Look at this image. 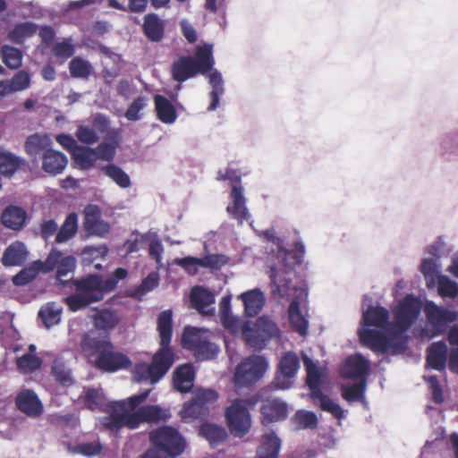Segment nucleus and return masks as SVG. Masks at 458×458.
<instances>
[{"label": "nucleus", "mask_w": 458, "mask_h": 458, "mask_svg": "<svg viewBox=\"0 0 458 458\" xmlns=\"http://www.w3.org/2000/svg\"><path fill=\"white\" fill-rule=\"evenodd\" d=\"M420 310V300L409 294L394 311V320L390 322L388 310L378 305L373 306L371 299L365 296L359 329L361 343L375 352H403L406 349L405 333L417 320Z\"/></svg>", "instance_id": "1"}, {"label": "nucleus", "mask_w": 458, "mask_h": 458, "mask_svg": "<svg viewBox=\"0 0 458 458\" xmlns=\"http://www.w3.org/2000/svg\"><path fill=\"white\" fill-rule=\"evenodd\" d=\"M231 294L224 296L219 303V317L222 325L233 333L242 331L247 344L255 350H263L269 342L279 341L281 331L276 323L268 316H261L252 324L250 321L241 322L233 315L231 310Z\"/></svg>", "instance_id": "2"}, {"label": "nucleus", "mask_w": 458, "mask_h": 458, "mask_svg": "<svg viewBox=\"0 0 458 458\" xmlns=\"http://www.w3.org/2000/svg\"><path fill=\"white\" fill-rule=\"evenodd\" d=\"M127 275L126 269L118 267L106 280L98 275L72 280L76 292L64 298V301L73 312L83 310L89 304L101 301L104 293L113 291L118 282L124 279Z\"/></svg>", "instance_id": "3"}, {"label": "nucleus", "mask_w": 458, "mask_h": 458, "mask_svg": "<svg viewBox=\"0 0 458 458\" xmlns=\"http://www.w3.org/2000/svg\"><path fill=\"white\" fill-rule=\"evenodd\" d=\"M81 348L89 358L96 355V366L106 371L125 369L131 364L126 355L111 351L109 335L98 331H89L83 336Z\"/></svg>", "instance_id": "4"}, {"label": "nucleus", "mask_w": 458, "mask_h": 458, "mask_svg": "<svg viewBox=\"0 0 458 458\" xmlns=\"http://www.w3.org/2000/svg\"><path fill=\"white\" fill-rule=\"evenodd\" d=\"M214 64L212 45L199 46L196 48L195 57L182 55L172 64V78L174 81L182 83L197 74L205 75L208 73Z\"/></svg>", "instance_id": "5"}, {"label": "nucleus", "mask_w": 458, "mask_h": 458, "mask_svg": "<svg viewBox=\"0 0 458 458\" xmlns=\"http://www.w3.org/2000/svg\"><path fill=\"white\" fill-rule=\"evenodd\" d=\"M157 330L161 348L154 354L151 365L156 372V380H160L169 370L174 361V355L169 344L173 331V312L171 310L162 311L157 318Z\"/></svg>", "instance_id": "6"}, {"label": "nucleus", "mask_w": 458, "mask_h": 458, "mask_svg": "<svg viewBox=\"0 0 458 458\" xmlns=\"http://www.w3.org/2000/svg\"><path fill=\"white\" fill-rule=\"evenodd\" d=\"M267 274L270 278L271 294L277 301L288 300L298 291L304 295L301 289L292 285L294 271L289 265L279 260L277 264L271 266Z\"/></svg>", "instance_id": "7"}, {"label": "nucleus", "mask_w": 458, "mask_h": 458, "mask_svg": "<svg viewBox=\"0 0 458 458\" xmlns=\"http://www.w3.org/2000/svg\"><path fill=\"white\" fill-rule=\"evenodd\" d=\"M154 449L158 451L163 458L176 457L185 449V440L182 435L172 427H161L149 434Z\"/></svg>", "instance_id": "8"}, {"label": "nucleus", "mask_w": 458, "mask_h": 458, "mask_svg": "<svg viewBox=\"0 0 458 458\" xmlns=\"http://www.w3.org/2000/svg\"><path fill=\"white\" fill-rule=\"evenodd\" d=\"M267 366V361L263 356L252 355L246 358L235 369L234 386L240 388L256 383L262 377Z\"/></svg>", "instance_id": "9"}, {"label": "nucleus", "mask_w": 458, "mask_h": 458, "mask_svg": "<svg viewBox=\"0 0 458 458\" xmlns=\"http://www.w3.org/2000/svg\"><path fill=\"white\" fill-rule=\"evenodd\" d=\"M143 422L139 411L130 413L124 401L115 403L110 406V414L99 419V423L111 431H117L124 426L136 428Z\"/></svg>", "instance_id": "10"}, {"label": "nucleus", "mask_w": 458, "mask_h": 458, "mask_svg": "<svg viewBox=\"0 0 458 458\" xmlns=\"http://www.w3.org/2000/svg\"><path fill=\"white\" fill-rule=\"evenodd\" d=\"M76 259L73 256H64L57 250H52L45 261L38 260L36 265L43 273L56 270V277L61 284L66 285L69 279H64L69 274H73L76 267Z\"/></svg>", "instance_id": "11"}, {"label": "nucleus", "mask_w": 458, "mask_h": 458, "mask_svg": "<svg viewBox=\"0 0 458 458\" xmlns=\"http://www.w3.org/2000/svg\"><path fill=\"white\" fill-rule=\"evenodd\" d=\"M231 433L235 437H243L250 428V415L246 402L236 399L225 412Z\"/></svg>", "instance_id": "12"}, {"label": "nucleus", "mask_w": 458, "mask_h": 458, "mask_svg": "<svg viewBox=\"0 0 458 458\" xmlns=\"http://www.w3.org/2000/svg\"><path fill=\"white\" fill-rule=\"evenodd\" d=\"M278 373L273 382L276 389L286 390L293 385V379L300 369L298 356L292 352H286L280 360Z\"/></svg>", "instance_id": "13"}, {"label": "nucleus", "mask_w": 458, "mask_h": 458, "mask_svg": "<svg viewBox=\"0 0 458 458\" xmlns=\"http://www.w3.org/2000/svg\"><path fill=\"white\" fill-rule=\"evenodd\" d=\"M424 313L434 334L438 335L445 330L448 324L455 321L458 313L454 310L437 306L434 301H428L424 306Z\"/></svg>", "instance_id": "14"}, {"label": "nucleus", "mask_w": 458, "mask_h": 458, "mask_svg": "<svg viewBox=\"0 0 458 458\" xmlns=\"http://www.w3.org/2000/svg\"><path fill=\"white\" fill-rule=\"evenodd\" d=\"M369 361L360 353H356L346 359L341 369L344 377L362 382L367 380L369 372Z\"/></svg>", "instance_id": "15"}, {"label": "nucleus", "mask_w": 458, "mask_h": 458, "mask_svg": "<svg viewBox=\"0 0 458 458\" xmlns=\"http://www.w3.org/2000/svg\"><path fill=\"white\" fill-rule=\"evenodd\" d=\"M15 404L20 411L30 418H38L44 411V406L38 395L30 389H22L15 397Z\"/></svg>", "instance_id": "16"}, {"label": "nucleus", "mask_w": 458, "mask_h": 458, "mask_svg": "<svg viewBox=\"0 0 458 458\" xmlns=\"http://www.w3.org/2000/svg\"><path fill=\"white\" fill-rule=\"evenodd\" d=\"M109 121L106 116H96L91 125H80L76 137L84 144L91 145L98 141L108 129Z\"/></svg>", "instance_id": "17"}, {"label": "nucleus", "mask_w": 458, "mask_h": 458, "mask_svg": "<svg viewBox=\"0 0 458 458\" xmlns=\"http://www.w3.org/2000/svg\"><path fill=\"white\" fill-rule=\"evenodd\" d=\"M84 228L88 234L105 237L110 230L109 224L100 218L98 206L89 205L84 209Z\"/></svg>", "instance_id": "18"}, {"label": "nucleus", "mask_w": 458, "mask_h": 458, "mask_svg": "<svg viewBox=\"0 0 458 458\" xmlns=\"http://www.w3.org/2000/svg\"><path fill=\"white\" fill-rule=\"evenodd\" d=\"M230 197L232 202L227 206L226 210L235 220L238 221L239 224L242 225L250 217L246 207V198L243 195V188L242 185H239L238 183L232 185Z\"/></svg>", "instance_id": "19"}, {"label": "nucleus", "mask_w": 458, "mask_h": 458, "mask_svg": "<svg viewBox=\"0 0 458 458\" xmlns=\"http://www.w3.org/2000/svg\"><path fill=\"white\" fill-rule=\"evenodd\" d=\"M191 306L203 315H212L215 311V295L208 289L197 285L192 287L190 295Z\"/></svg>", "instance_id": "20"}, {"label": "nucleus", "mask_w": 458, "mask_h": 458, "mask_svg": "<svg viewBox=\"0 0 458 458\" xmlns=\"http://www.w3.org/2000/svg\"><path fill=\"white\" fill-rule=\"evenodd\" d=\"M237 298L243 303L244 315L250 318L258 315L266 303L265 294L259 288L246 291L239 294Z\"/></svg>", "instance_id": "21"}, {"label": "nucleus", "mask_w": 458, "mask_h": 458, "mask_svg": "<svg viewBox=\"0 0 458 458\" xmlns=\"http://www.w3.org/2000/svg\"><path fill=\"white\" fill-rule=\"evenodd\" d=\"M287 413V404L281 399H269L261 407L262 422L265 425L285 420Z\"/></svg>", "instance_id": "22"}, {"label": "nucleus", "mask_w": 458, "mask_h": 458, "mask_svg": "<svg viewBox=\"0 0 458 458\" xmlns=\"http://www.w3.org/2000/svg\"><path fill=\"white\" fill-rule=\"evenodd\" d=\"M1 221L5 227L19 231L26 225L28 215L24 208L10 205L2 212Z\"/></svg>", "instance_id": "23"}, {"label": "nucleus", "mask_w": 458, "mask_h": 458, "mask_svg": "<svg viewBox=\"0 0 458 458\" xmlns=\"http://www.w3.org/2000/svg\"><path fill=\"white\" fill-rule=\"evenodd\" d=\"M96 330L101 335H107L108 331L114 329L120 322V317L116 310L112 309H102L97 310L93 316Z\"/></svg>", "instance_id": "24"}, {"label": "nucleus", "mask_w": 458, "mask_h": 458, "mask_svg": "<svg viewBox=\"0 0 458 458\" xmlns=\"http://www.w3.org/2000/svg\"><path fill=\"white\" fill-rule=\"evenodd\" d=\"M51 145L52 140L48 135L35 133L28 137L25 148L28 155L36 160L47 151L52 150Z\"/></svg>", "instance_id": "25"}, {"label": "nucleus", "mask_w": 458, "mask_h": 458, "mask_svg": "<svg viewBox=\"0 0 458 458\" xmlns=\"http://www.w3.org/2000/svg\"><path fill=\"white\" fill-rule=\"evenodd\" d=\"M447 345L445 342L433 343L428 349L427 364L431 369L443 370L447 360Z\"/></svg>", "instance_id": "26"}, {"label": "nucleus", "mask_w": 458, "mask_h": 458, "mask_svg": "<svg viewBox=\"0 0 458 458\" xmlns=\"http://www.w3.org/2000/svg\"><path fill=\"white\" fill-rule=\"evenodd\" d=\"M116 402L106 400L101 388H87L84 394V403L91 411H106L110 414V406Z\"/></svg>", "instance_id": "27"}, {"label": "nucleus", "mask_w": 458, "mask_h": 458, "mask_svg": "<svg viewBox=\"0 0 458 458\" xmlns=\"http://www.w3.org/2000/svg\"><path fill=\"white\" fill-rule=\"evenodd\" d=\"M143 32L148 39L159 42L164 38L165 25L156 13H148L144 17Z\"/></svg>", "instance_id": "28"}, {"label": "nucleus", "mask_w": 458, "mask_h": 458, "mask_svg": "<svg viewBox=\"0 0 458 458\" xmlns=\"http://www.w3.org/2000/svg\"><path fill=\"white\" fill-rule=\"evenodd\" d=\"M67 157L56 150L47 151L42 157V168L50 174H61L67 165Z\"/></svg>", "instance_id": "29"}, {"label": "nucleus", "mask_w": 458, "mask_h": 458, "mask_svg": "<svg viewBox=\"0 0 458 458\" xmlns=\"http://www.w3.org/2000/svg\"><path fill=\"white\" fill-rule=\"evenodd\" d=\"M28 251L24 243L15 242L6 248L2 258L5 267L21 266L27 259Z\"/></svg>", "instance_id": "30"}, {"label": "nucleus", "mask_w": 458, "mask_h": 458, "mask_svg": "<svg viewBox=\"0 0 458 458\" xmlns=\"http://www.w3.org/2000/svg\"><path fill=\"white\" fill-rule=\"evenodd\" d=\"M195 372L192 365L184 364L176 369L174 373V385L180 392H189L194 383Z\"/></svg>", "instance_id": "31"}, {"label": "nucleus", "mask_w": 458, "mask_h": 458, "mask_svg": "<svg viewBox=\"0 0 458 458\" xmlns=\"http://www.w3.org/2000/svg\"><path fill=\"white\" fill-rule=\"evenodd\" d=\"M211 332L208 329L186 327L182 336V346L189 350H194L202 342L211 338Z\"/></svg>", "instance_id": "32"}, {"label": "nucleus", "mask_w": 458, "mask_h": 458, "mask_svg": "<svg viewBox=\"0 0 458 458\" xmlns=\"http://www.w3.org/2000/svg\"><path fill=\"white\" fill-rule=\"evenodd\" d=\"M51 373L55 379L63 386H68L74 382L68 360L63 356H58L54 360Z\"/></svg>", "instance_id": "33"}, {"label": "nucleus", "mask_w": 458, "mask_h": 458, "mask_svg": "<svg viewBox=\"0 0 458 458\" xmlns=\"http://www.w3.org/2000/svg\"><path fill=\"white\" fill-rule=\"evenodd\" d=\"M302 359H303V364H304L306 371H307V385H308L309 388L310 389L311 398H313L322 393L321 389H320V384H321L320 372H319L316 363L308 355L303 353Z\"/></svg>", "instance_id": "34"}, {"label": "nucleus", "mask_w": 458, "mask_h": 458, "mask_svg": "<svg viewBox=\"0 0 458 458\" xmlns=\"http://www.w3.org/2000/svg\"><path fill=\"white\" fill-rule=\"evenodd\" d=\"M420 272L422 273L428 288L436 287L437 281L442 276L440 260L433 258H424L420 263Z\"/></svg>", "instance_id": "35"}, {"label": "nucleus", "mask_w": 458, "mask_h": 458, "mask_svg": "<svg viewBox=\"0 0 458 458\" xmlns=\"http://www.w3.org/2000/svg\"><path fill=\"white\" fill-rule=\"evenodd\" d=\"M281 448V441L274 432L266 434L261 445L257 451L256 458H277Z\"/></svg>", "instance_id": "36"}, {"label": "nucleus", "mask_w": 458, "mask_h": 458, "mask_svg": "<svg viewBox=\"0 0 458 458\" xmlns=\"http://www.w3.org/2000/svg\"><path fill=\"white\" fill-rule=\"evenodd\" d=\"M300 296L294 298L289 306V320L293 328L301 335H305L308 331L309 322L300 310V303L298 299Z\"/></svg>", "instance_id": "37"}, {"label": "nucleus", "mask_w": 458, "mask_h": 458, "mask_svg": "<svg viewBox=\"0 0 458 458\" xmlns=\"http://www.w3.org/2000/svg\"><path fill=\"white\" fill-rule=\"evenodd\" d=\"M62 311L63 308L60 304L51 301L40 308L38 317L46 327L49 328L60 322Z\"/></svg>", "instance_id": "38"}, {"label": "nucleus", "mask_w": 458, "mask_h": 458, "mask_svg": "<svg viewBox=\"0 0 458 458\" xmlns=\"http://www.w3.org/2000/svg\"><path fill=\"white\" fill-rule=\"evenodd\" d=\"M367 387V380L357 382L352 385H343L341 386V394L343 398L348 403L361 402L367 404L365 400V392Z\"/></svg>", "instance_id": "39"}, {"label": "nucleus", "mask_w": 458, "mask_h": 458, "mask_svg": "<svg viewBox=\"0 0 458 458\" xmlns=\"http://www.w3.org/2000/svg\"><path fill=\"white\" fill-rule=\"evenodd\" d=\"M72 157L75 163L83 170L92 168L98 160L94 148L82 146L74 149Z\"/></svg>", "instance_id": "40"}, {"label": "nucleus", "mask_w": 458, "mask_h": 458, "mask_svg": "<svg viewBox=\"0 0 458 458\" xmlns=\"http://www.w3.org/2000/svg\"><path fill=\"white\" fill-rule=\"evenodd\" d=\"M102 173L123 189L130 188L131 182L130 176L118 165L108 164L101 167Z\"/></svg>", "instance_id": "41"}, {"label": "nucleus", "mask_w": 458, "mask_h": 458, "mask_svg": "<svg viewBox=\"0 0 458 458\" xmlns=\"http://www.w3.org/2000/svg\"><path fill=\"white\" fill-rule=\"evenodd\" d=\"M78 229V216L75 213H70L65 218L63 225L56 233L55 242L64 243L72 239Z\"/></svg>", "instance_id": "42"}, {"label": "nucleus", "mask_w": 458, "mask_h": 458, "mask_svg": "<svg viewBox=\"0 0 458 458\" xmlns=\"http://www.w3.org/2000/svg\"><path fill=\"white\" fill-rule=\"evenodd\" d=\"M3 63L11 70H17L22 64V52L14 47L4 45L0 49Z\"/></svg>", "instance_id": "43"}, {"label": "nucleus", "mask_w": 458, "mask_h": 458, "mask_svg": "<svg viewBox=\"0 0 458 458\" xmlns=\"http://www.w3.org/2000/svg\"><path fill=\"white\" fill-rule=\"evenodd\" d=\"M209 72V84L212 90L210 92L211 102L208 109L212 111L218 106L220 96L224 93V85L222 75L218 71L212 69Z\"/></svg>", "instance_id": "44"}, {"label": "nucleus", "mask_w": 458, "mask_h": 458, "mask_svg": "<svg viewBox=\"0 0 458 458\" xmlns=\"http://www.w3.org/2000/svg\"><path fill=\"white\" fill-rule=\"evenodd\" d=\"M37 32V26L32 22H21L14 26L9 32V39L16 44H22L23 41L32 37Z\"/></svg>", "instance_id": "45"}, {"label": "nucleus", "mask_w": 458, "mask_h": 458, "mask_svg": "<svg viewBox=\"0 0 458 458\" xmlns=\"http://www.w3.org/2000/svg\"><path fill=\"white\" fill-rule=\"evenodd\" d=\"M199 431L212 445L224 442L227 436L224 428L210 423L203 424Z\"/></svg>", "instance_id": "46"}, {"label": "nucleus", "mask_w": 458, "mask_h": 458, "mask_svg": "<svg viewBox=\"0 0 458 458\" xmlns=\"http://www.w3.org/2000/svg\"><path fill=\"white\" fill-rule=\"evenodd\" d=\"M21 158L10 152L0 153V174L11 177L21 165Z\"/></svg>", "instance_id": "47"}, {"label": "nucleus", "mask_w": 458, "mask_h": 458, "mask_svg": "<svg viewBox=\"0 0 458 458\" xmlns=\"http://www.w3.org/2000/svg\"><path fill=\"white\" fill-rule=\"evenodd\" d=\"M159 284V275L157 272L149 273L145 277L141 284L137 286L132 292L131 296L141 301L143 297L152 290H154Z\"/></svg>", "instance_id": "48"}, {"label": "nucleus", "mask_w": 458, "mask_h": 458, "mask_svg": "<svg viewBox=\"0 0 458 458\" xmlns=\"http://www.w3.org/2000/svg\"><path fill=\"white\" fill-rule=\"evenodd\" d=\"M437 293L443 299L458 298V284L447 276H441L437 281Z\"/></svg>", "instance_id": "49"}, {"label": "nucleus", "mask_w": 458, "mask_h": 458, "mask_svg": "<svg viewBox=\"0 0 458 458\" xmlns=\"http://www.w3.org/2000/svg\"><path fill=\"white\" fill-rule=\"evenodd\" d=\"M312 399L323 411L330 412L338 420L344 417L345 411L336 402L322 393Z\"/></svg>", "instance_id": "50"}, {"label": "nucleus", "mask_w": 458, "mask_h": 458, "mask_svg": "<svg viewBox=\"0 0 458 458\" xmlns=\"http://www.w3.org/2000/svg\"><path fill=\"white\" fill-rule=\"evenodd\" d=\"M151 363L140 362L134 366L132 370L133 379L137 382L148 381L151 384H156L159 380H156V372Z\"/></svg>", "instance_id": "51"}, {"label": "nucleus", "mask_w": 458, "mask_h": 458, "mask_svg": "<svg viewBox=\"0 0 458 458\" xmlns=\"http://www.w3.org/2000/svg\"><path fill=\"white\" fill-rule=\"evenodd\" d=\"M296 429L313 428L318 424L317 415L312 411H298L293 418Z\"/></svg>", "instance_id": "52"}, {"label": "nucleus", "mask_w": 458, "mask_h": 458, "mask_svg": "<svg viewBox=\"0 0 458 458\" xmlns=\"http://www.w3.org/2000/svg\"><path fill=\"white\" fill-rule=\"evenodd\" d=\"M208 413V408L200 405L194 398L186 403L181 411L183 420L204 418Z\"/></svg>", "instance_id": "53"}, {"label": "nucleus", "mask_w": 458, "mask_h": 458, "mask_svg": "<svg viewBox=\"0 0 458 458\" xmlns=\"http://www.w3.org/2000/svg\"><path fill=\"white\" fill-rule=\"evenodd\" d=\"M69 70L74 78H88L91 72V66L88 61L75 57L70 62Z\"/></svg>", "instance_id": "54"}, {"label": "nucleus", "mask_w": 458, "mask_h": 458, "mask_svg": "<svg viewBox=\"0 0 458 458\" xmlns=\"http://www.w3.org/2000/svg\"><path fill=\"white\" fill-rule=\"evenodd\" d=\"M218 347L216 344L210 341V338H208L202 344H200L197 348L193 350L195 356L199 360H211L214 359L218 353Z\"/></svg>", "instance_id": "55"}, {"label": "nucleus", "mask_w": 458, "mask_h": 458, "mask_svg": "<svg viewBox=\"0 0 458 458\" xmlns=\"http://www.w3.org/2000/svg\"><path fill=\"white\" fill-rule=\"evenodd\" d=\"M41 360L35 354L26 353L17 360V367L24 373L32 372L41 366Z\"/></svg>", "instance_id": "56"}, {"label": "nucleus", "mask_w": 458, "mask_h": 458, "mask_svg": "<svg viewBox=\"0 0 458 458\" xmlns=\"http://www.w3.org/2000/svg\"><path fill=\"white\" fill-rule=\"evenodd\" d=\"M228 258L223 254H207L200 258L201 267L218 270L228 262Z\"/></svg>", "instance_id": "57"}, {"label": "nucleus", "mask_w": 458, "mask_h": 458, "mask_svg": "<svg viewBox=\"0 0 458 458\" xmlns=\"http://www.w3.org/2000/svg\"><path fill=\"white\" fill-rule=\"evenodd\" d=\"M38 272H41V269H38L35 262L33 267L24 268L15 275L13 277V283L17 286L25 285L31 282L37 276Z\"/></svg>", "instance_id": "58"}, {"label": "nucleus", "mask_w": 458, "mask_h": 458, "mask_svg": "<svg viewBox=\"0 0 458 458\" xmlns=\"http://www.w3.org/2000/svg\"><path fill=\"white\" fill-rule=\"evenodd\" d=\"M449 249L445 242L444 237H437L432 243L425 249V253L431 256L435 259L440 260L441 257L446 254Z\"/></svg>", "instance_id": "59"}, {"label": "nucleus", "mask_w": 458, "mask_h": 458, "mask_svg": "<svg viewBox=\"0 0 458 458\" xmlns=\"http://www.w3.org/2000/svg\"><path fill=\"white\" fill-rule=\"evenodd\" d=\"M138 411L142 420L147 422L158 421L165 416L164 411L157 405L143 406Z\"/></svg>", "instance_id": "60"}, {"label": "nucleus", "mask_w": 458, "mask_h": 458, "mask_svg": "<svg viewBox=\"0 0 458 458\" xmlns=\"http://www.w3.org/2000/svg\"><path fill=\"white\" fill-rule=\"evenodd\" d=\"M174 264L183 268L189 275L194 276L198 273L199 267H201L200 258L187 256L181 259H175Z\"/></svg>", "instance_id": "61"}, {"label": "nucleus", "mask_w": 458, "mask_h": 458, "mask_svg": "<svg viewBox=\"0 0 458 458\" xmlns=\"http://www.w3.org/2000/svg\"><path fill=\"white\" fill-rule=\"evenodd\" d=\"M14 92L27 89L30 86V75L26 71H19L9 80Z\"/></svg>", "instance_id": "62"}, {"label": "nucleus", "mask_w": 458, "mask_h": 458, "mask_svg": "<svg viewBox=\"0 0 458 458\" xmlns=\"http://www.w3.org/2000/svg\"><path fill=\"white\" fill-rule=\"evenodd\" d=\"M218 395L216 391L212 389H203L199 388L194 392L193 397L197 403L204 407H208L209 409V405L213 404Z\"/></svg>", "instance_id": "63"}, {"label": "nucleus", "mask_w": 458, "mask_h": 458, "mask_svg": "<svg viewBox=\"0 0 458 458\" xmlns=\"http://www.w3.org/2000/svg\"><path fill=\"white\" fill-rule=\"evenodd\" d=\"M53 55L56 57L68 59L74 54V47L69 39L57 42L52 48Z\"/></svg>", "instance_id": "64"}]
</instances>
